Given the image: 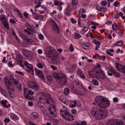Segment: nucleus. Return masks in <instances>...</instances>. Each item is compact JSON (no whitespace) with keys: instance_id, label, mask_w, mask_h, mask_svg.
Returning a JSON list of instances; mask_svg holds the SVG:
<instances>
[{"instance_id":"nucleus-22","label":"nucleus","mask_w":125,"mask_h":125,"mask_svg":"<svg viewBox=\"0 0 125 125\" xmlns=\"http://www.w3.org/2000/svg\"><path fill=\"white\" fill-rule=\"evenodd\" d=\"M77 65L75 64L73 65L71 67V68L69 69V72H72L74 71V70L76 68Z\"/></svg>"},{"instance_id":"nucleus-27","label":"nucleus","mask_w":125,"mask_h":125,"mask_svg":"<svg viewBox=\"0 0 125 125\" xmlns=\"http://www.w3.org/2000/svg\"><path fill=\"white\" fill-rule=\"evenodd\" d=\"M31 88L36 91H37L39 89V87L35 83L34 85H33V86Z\"/></svg>"},{"instance_id":"nucleus-62","label":"nucleus","mask_w":125,"mask_h":125,"mask_svg":"<svg viewBox=\"0 0 125 125\" xmlns=\"http://www.w3.org/2000/svg\"><path fill=\"white\" fill-rule=\"evenodd\" d=\"M8 65L9 66L11 67H13L14 66V65H12V62H10L8 63Z\"/></svg>"},{"instance_id":"nucleus-45","label":"nucleus","mask_w":125,"mask_h":125,"mask_svg":"<svg viewBox=\"0 0 125 125\" xmlns=\"http://www.w3.org/2000/svg\"><path fill=\"white\" fill-rule=\"evenodd\" d=\"M120 3L117 1L115 2L114 3V6L115 7H118Z\"/></svg>"},{"instance_id":"nucleus-31","label":"nucleus","mask_w":125,"mask_h":125,"mask_svg":"<svg viewBox=\"0 0 125 125\" xmlns=\"http://www.w3.org/2000/svg\"><path fill=\"white\" fill-rule=\"evenodd\" d=\"M71 11V10L69 9V7H68L65 11V13L67 14L68 15H69V13Z\"/></svg>"},{"instance_id":"nucleus-3","label":"nucleus","mask_w":125,"mask_h":125,"mask_svg":"<svg viewBox=\"0 0 125 125\" xmlns=\"http://www.w3.org/2000/svg\"><path fill=\"white\" fill-rule=\"evenodd\" d=\"M41 95L42 96L39 97V98L45 100L47 103L50 104L49 106L50 108H52L53 109L54 108V106L53 104V100L50 98L49 95H48V96H46L43 93H41Z\"/></svg>"},{"instance_id":"nucleus-4","label":"nucleus","mask_w":125,"mask_h":125,"mask_svg":"<svg viewBox=\"0 0 125 125\" xmlns=\"http://www.w3.org/2000/svg\"><path fill=\"white\" fill-rule=\"evenodd\" d=\"M60 114L66 121H71L74 119L73 116L69 113L65 111L61 110Z\"/></svg>"},{"instance_id":"nucleus-2","label":"nucleus","mask_w":125,"mask_h":125,"mask_svg":"<svg viewBox=\"0 0 125 125\" xmlns=\"http://www.w3.org/2000/svg\"><path fill=\"white\" fill-rule=\"evenodd\" d=\"M54 76L57 78V82L61 85L64 84L66 83V79L64 74L62 73H54Z\"/></svg>"},{"instance_id":"nucleus-16","label":"nucleus","mask_w":125,"mask_h":125,"mask_svg":"<svg viewBox=\"0 0 125 125\" xmlns=\"http://www.w3.org/2000/svg\"><path fill=\"white\" fill-rule=\"evenodd\" d=\"M20 35L21 37L23 39V40H26V41L29 42V43L30 44L32 43V40H30L28 38H26L25 35L21 33H20Z\"/></svg>"},{"instance_id":"nucleus-5","label":"nucleus","mask_w":125,"mask_h":125,"mask_svg":"<svg viewBox=\"0 0 125 125\" xmlns=\"http://www.w3.org/2000/svg\"><path fill=\"white\" fill-rule=\"evenodd\" d=\"M55 51V49L54 48L50 46H48L47 48L46 52L47 57L50 58L52 56L51 55H53L52 53Z\"/></svg>"},{"instance_id":"nucleus-29","label":"nucleus","mask_w":125,"mask_h":125,"mask_svg":"<svg viewBox=\"0 0 125 125\" xmlns=\"http://www.w3.org/2000/svg\"><path fill=\"white\" fill-rule=\"evenodd\" d=\"M30 27L31 28V29H29V28L28 29V30L29 31H31L32 32H33V33H35L36 32V31L35 30V28H34L32 26H30Z\"/></svg>"},{"instance_id":"nucleus-9","label":"nucleus","mask_w":125,"mask_h":125,"mask_svg":"<svg viewBox=\"0 0 125 125\" xmlns=\"http://www.w3.org/2000/svg\"><path fill=\"white\" fill-rule=\"evenodd\" d=\"M5 82L6 85L7 87V89L8 90V92L9 91H10V90L12 92L14 91V89L12 88L11 86L12 83H11L10 81H7L6 80L5 81Z\"/></svg>"},{"instance_id":"nucleus-24","label":"nucleus","mask_w":125,"mask_h":125,"mask_svg":"<svg viewBox=\"0 0 125 125\" xmlns=\"http://www.w3.org/2000/svg\"><path fill=\"white\" fill-rule=\"evenodd\" d=\"M110 72L113 73L114 75L117 77H119L120 76V75L116 72L115 70L113 69H112L110 71Z\"/></svg>"},{"instance_id":"nucleus-50","label":"nucleus","mask_w":125,"mask_h":125,"mask_svg":"<svg viewBox=\"0 0 125 125\" xmlns=\"http://www.w3.org/2000/svg\"><path fill=\"white\" fill-rule=\"evenodd\" d=\"M37 66L38 68H42L43 67L42 64L40 63H38Z\"/></svg>"},{"instance_id":"nucleus-34","label":"nucleus","mask_w":125,"mask_h":125,"mask_svg":"<svg viewBox=\"0 0 125 125\" xmlns=\"http://www.w3.org/2000/svg\"><path fill=\"white\" fill-rule=\"evenodd\" d=\"M92 83L94 85L97 86L98 85V82L95 80H93L92 81Z\"/></svg>"},{"instance_id":"nucleus-8","label":"nucleus","mask_w":125,"mask_h":125,"mask_svg":"<svg viewBox=\"0 0 125 125\" xmlns=\"http://www.w3.org/2000/svg\"><path fill=\"white\" fill-rule=\"evenodd\" d=\"M115 64H116V68H117L119 71L121 72L125 73V66L117 63Z\"/></svg>"},{"instance_id":"nucleus-60","label":"nucleus","mask_w":125,"mask_h":125,"mask_svg":"<svg viewBox=\"0 0 125 125\" xmlns=\"http://www.w3.org/2000/svg\"><path fill=\"white\" fill-rule=\"evenodd\" d=\"M102 8V7H101L100 6H97L96 7V9L97 10L101 11Z\"/></svg>"},{"instance_id":"nucleus-56","label":"nucleus","mask_w":125,"mask_h":125,"mask_svg":"<svg viewBox=\"0 0 125 125\" xmlns=\"http://www.w3.org/2000/svg\"><path fill=\"white\" fill-rule=\"evenodd\" d=\"M50 67L53 69V70H56L57 69V67L53 65H51Z\"/></svg>"},{"instance_id":"nucleus-39","label":"nucleus","mask_w":125,"mask_h":125,"mask_svg":"<svg viewBox=\"0 0 125 125\" xmlns=\"http://www.w3.org/2000/svg\"><path fill=\"white\" fill-rule=\"evenodd\" d=\"M72 3L73 5H76L77 4L78 0H72Z\"/></svg>"},{"instance_id":"nucleus-46","label":"nucleus","mask_w":125,"mask_h":125,"mask_svg":"<svg viewBox=\"0 0 125 125\" xmlns=\"http://www.w3.org/2000/svg\"><path fill=\"white\" fill-rule=\"evenodd\" d=\"M77 72L78 74L80 75L82 74H83V72L82 70L80 69H79L77 71Z\"/></svg>"},{"instance_id":"nucleus-40","label":"nucleus","mask_w":125,"mask_h":125,"mask_svg":"<svg viewBox=\"0 0 125 125\" xmlns=\"http://www.w3.org/2000/svg\"><path fill=\"white\" fill-rule=\"evenodd\" d=\"M7 101L5 100H2L1 101V103L2 105L3 106H4L6 104V102H7Z\"/></svg>"},{"instance_id":"nucleus-53","label":"nucleus","mask_w":125,"mask_h":125,"mask_svg":"<svg viewBox=\"0 0 125 125\" xmlns=\"http://www.w3.org/2000/svg\"><path fill=\"white\" fill-rule=\"evenodd\" d=\"M70 47L69 48L70 50V52H72L74 50V48L72 44H70Z\"/></svg>"},{"instance_id":"nucleus-59","label":"nucleus","mask_w":125,"mask_h":125,"mask_svg":"<svg viewBox=\"0 0 125 125\" xmlns=\"http://www.w3.org/2000/svg\"><path fill=\"white\" fill-rule=\"evenodd\" d=\"M71 20L72 23H75L76 22V21L73 18H71Z\"/></svg>"},{"instance_id":"nucleus-6","label":"nucleus","mask_w":125,"mask_h":125,"mask_svg":"<svg viewBox=\"0 0 125 125\" xmlns=\"http://www.w3.org/2000/svg\"><path fill=\"white\" fill-rule=\"evenodd\" d=\"M98 107V106L97 107L93 108L91 112V114L93 117L99 119V111Z\"/></svg>"},{"instance_id":"nucleus-41","label":"nucleus","mask_w":125,"mask_h":125,"mask_svg":"<svg viewBox=\"0 0 125 125\" xmlns=\"http://www.w3.org/2000/svg\"><path fill=\"white\" fill-rule=\"evenodd\" d=\"M82 47L84 49H87L89 47L88 45L86 44H83L82 45Z\"/></svg>"},{"instance_id":"nucleus-35","label":"nucleus","mask_w":125,"mask_h":125,"mask_svg":"<svg viewBox=\"0 0 125 125\" xmlns=\"http://www.w3.org/2000/svg\"><path fill=\"white\" fill-rule=\"evenodd\" d=\"M34 93L33 92H32L31 90H30L27 91V94L28 95H30L31 94L33 95L34 94Z\"/></svg>"},{"instance_id":"nucleus-43","label":"nucleus","mask_w":125,"mask_h":125,"mask_svg":"<svg viewBox=\"0 0 125 125\" xmlns=\"http://www.w3.org/2000/svg\"><path fill=\"white\" fill-rule=\"evenodd\" d=\"M106 52L107 54L111 56H113V54L110 51L108 50H106Z\"/></svg>"},{"instance_id":"nucleus-64","label":"nucleus","mask_w":125,"mask_h":125,"mask_svg":"<svg viewBox=\"0 0 125 125\" xmlns=\"http://www.w3.org/2000/svg\"><path fill=\"white\" fill-rule=\"evenodd\" d=\"M79 125H86V122L85 121H83L81 123V124H78Z\"/></svg>"},{"instance_id":"nucleus-52","label":"nucleus","mask_w":125,"mask_h":125,"mask_svg":"<svg viewBox=\"0 0 125 125\" xmlns=\"http://www.w3.org/2000/svg\"><path fill=\"white\" fill-rule=\"evenodd\" d=\"M23 14L24 16L27 19L28 18L29 14L27 13V12H25L23 13Z\"/></svg>"},{"instance_id":"nucleus-13","label":"nucleus","mask_w":125,"mask_h":125,"mask_svg":"<svg viewBox=\"0 0 125 125\" xmlns=\"http://www.w3.org/2000/svg\"><path fill=\"white\" fill-rule=\"evenodd\" d=\"M34 70L36 74L40 76L41 77L42 79H44V76L42 72L40 70L37 69L35 68Z\"/></svg>"},{"instance_id":"nucleus-12","label":"nucleus","mask_w":125,"mask_h":125,"mask_svg":"<svg viewBox=\"0 0 125 125\" xmlns=\"http://www.w3.org/2000/svg\"><path fill=\"white\" fill-rule=\"evenodd\" d=\"M87 92L88 91H86L84 88H83L79 89L77 92V94L78 95H84L86 94Z\"/></svg>"},{"instance_id":"nucleus-14","label":"nucleus","mask_w":125,"mask_h":125,"mask_svg":"<svg viewBox=\"0 0 125 125\" xmlns=\"http://www.w3.org/2000/svg\"><path fill=\"white\" fill-rule=\"evenodd\" d=\"M51 56H51L50 57L52 58V60L53 62L55 63L58 62L59 60L58 59V55L57 54H54Z\"/></svg>"},{"instance_id":"nucleus-44","label":"nucleus","mask_w":125,"mask_h":125,"mask_svg":"<svg viewBox=\"0 0 125 125\" xmlns=\"http://www.w3.org/2000/svg\"><path fill=\"white\" fill-rule=\"evenodd\" d=\"M107 2L106 1H102L101 4L103 6H105L107 4Z\"/></svg>"},{"instance_id":"nucleus-21","label":"nucleus","mask_w":125,"mask_h":125,"mask_svg":"<svg viewBox=\"0 0 125 125\" xmlns=\"http://www.w3.org/2000/svg\"><path fill=\"white\" fill-rule=\"evenodd\" d=\"M114 120H110L106 123V125H115Z\"/></svg>"},{"instance_id":"nucleus-1","label":"nucleus","mask_w":125,"mask_h":125,"mask_svg":"<svg viewBox=\"0 0 125 125\" xmlns=\"http://www.w3.org/2000/svg\"><path fill=\"white\" fill-rule=\"evenodd\" d=\"M97 97L98 98L96 99L95 101L96 104L98 105L99 119H104L108 114V111L106 109V108L108 106L110 103L105 97L100 96Z\"/></svg>"},{"instance_id":"nucleus-33","label":"nucleus","mask_w":125,"mask_h":125,"mask_svg":"<svg viewBox=\"0 0 125 125\" xmlns=\"http://www.w3.org/2000/svg\"><path fill=\"white\" fill-rule=\"evenodd\" d=\"M35 83L33 82H31L29 83L28 85L29 87L31 88V87H32V86H33V85H34Z\"/></svg>"},{"instance_id":"nucleus-26","label":"nucleus","mask_w":125,"mask_h":125,"mask_svg":"<svg viewBox=\"0 0 125 125\" xmlns=\"http://www.w3.org/2000/svg\"><path fill=\"white\" fill-rule=\"evenodd\" d=\"M115 46H121L123 44V42L122 41H120L115 43Z\"/></svg>"},{"instance_id":"nucleus-54","label":"nucleus","mask_w":125,"mask_h":125,"mask_svg":"<svg viewBox=\"0 0 125 125\" xmlns=\"http://www.w3.org/2000/svg\"><path fill=\"white\" fill-rule=\"evenodd\" d=\"M15 73H18L20 74H21L22 75H23L24 74L23 73L19 71H16Z\"/></svg>"},{"instance_id":"nucleus-28","label":"nucleus","mask_w":125,"mask_h":125,"mask_svg":"<svg viewBox=\"0 0 125 125\" xmlns=\"http://www.w3.org/2000/svg\"><path fill=\"white\" fill-rule=\"evenodd\" d=\"M29 52L28 51L25 49H23L22 50V52L23 55L26 56L27 55H28V53Z\"/></svg>"},{"instance_id":"nucleus-47","label":"nucleus","mask_w":125,"mask_h":125,"mask_svg":"<svg viewBox=\"0 0 125 125\" xmlns=\"http://www.w3.org/2000/svg\"><path fill=\"white\" fill-rule=\"evenodd\" d=\"M46 78L48 81L49 82L51 81L52 79V77L49 75L47 76L46 77Z\"/></svg>"},{"instance_id":"nucleus-32","label":"nucleus","mask_w":125,"mask_h":125,"mask_svg":"<svg viewBox=\"0 0 125 125\" xmlns=\"http://www.w3.org/2000/svg\"><path fill=\"white\" fill-rule=\"evenodd\" d=\"M118 27L117 24L116 23L113 24L112 26V28L115 30H116L117 29Z\"/></svg>"},{"instance_id":"nucleus-48","label":"nucleus","mask_w":125,"mask_h":125,"mask_svg":"<svg viewBox=\"0 0 125 125\" xmlns=\"http://www.w3.org/2000/svg\"><path fill=\"white\" fill-rule=\"evenodd\" d=\"M107 10V9L106 8L102 7L101 11L104 12H106Z\"/></svg>"},{"instance_id":"nucleus-23","label":"nucleus","mask_w":125,"mask_h":125,"mask_svg":"<svg viewBox=\"0 0 125 125\" xmlns=\"http://www.w3.org/2000/svg\"><path fill=\"white\" fill-rule=\"evenodd\" d=\"M17 80H16L14 79L13 75L11 74L10 76V78L8 81H11L12 82V83H15V82Z\"/></svg>"},{"instance_id":"nucleus-17","label":"nucleus","mask_w":125,"mask_h":125,"mask_svg":"<svg viewBox=\"0 0 125 125\" xmlns=\"http://www.w3.org/2000/svg\"><path fill=\"white\" fill-rule=\"evenodd\" d=\"M13 84L15 85L17 87L20 89L19 90L21 91V85L18 83V80H17Z\"/></svg>"},{"instance_id":"nucleus-61","label":"nucleus","mask_w":125,"mask_h":125,"mask_svg":"<svg viewBox=\"0 0 125 125\" xmlns=\"http://www.w3.org/2000/svg\"><path fill=\"white\" fill-rule=\"evenodd\" d=\"M118 100V98L117 97H115L113 98V101L115 102H117Z\"/></svg>"},{"instance_id":"nucleus-36","label":"nucleus","mask_w":125,"mask_h":125,"mask_svg":"<svg viewBox=\"0 0 125 125\" xmlns=\"http://www.w3.org/2000/svg\"><path fill=\"white\" fill-rule=\"evenodd\" d=\"M9 94L10 97L12 98H14L15 97L14 95V94L11 92L10 91H9Z\"/></svg>"},{"instance_id":"nucleus-58","label":"nucleus","mask_w":125,"mask_h":125,"mask_svg":"<svg viewBox=\"0 0 125 125\" xmlns=\"http://www.w3.org/2000/svg\"><path fill=\"white\" fill-rule=\"evenodd\" d=\"M39 14H35L34 16V18L36 20H38V18L39 17Z\"/></svg>"},{"instance_id":"nucleus-42","label":"nucleus","mask_w":125,"mask_h":125,"mask_svg":"<svg viewBox=\"0 0 125 125\" xmlns=\"http://www.w3.org/2000/svg\"><path fill=\"white\" fill-rule=\"evenodd\" d=\"M5 19H6L4 15H2L0 16V20L2 21L4 20Z\"/></svg>"},{"instance_id":"nucleus-37","label":"nucleus","mask_w":125,"mask_h":125,"mask_svg":"<svg viewBox=\"0 0 125 125\" xmlns=\"http://www.w3.org/2000/svg\"><path fill=\"white\" fill-rule=\"evenodd\" d=\"M101 43V42H100L98 41L95 42V44L96 46L97 47H100Z\"/></svg>"},{"instance_id":"nucleus-25","label":"nucleus","mask_w":125,"mask_h":125,"mask_svg":"<svg viewBox=\"0 0 125 125\" xmlns=\"http://www.w3.org/2000/svg\"><path fill=\"white\" fill-rule=\"evenodd\" d=\"M31 116L33 118H37L38 117V114L36 112L32 113L31 114Z\"/></svg>"},{"instance_id":"nucleus-19","label":"nucleus","mask_w":125,"mask_h":125,"mask_svg":"<svg viewBox=\"0 0 125 125\" xmlns=\"http://www.w3.org/2000/svg\"><path fill=\"white\" fill-rule=\"evenodd\" d=\"M114 122L115 125H122L123 123L122 121L119 120H114Z\"/></svg>"},{"instance_id":"nucleus-55","label":"nucleus","mask_w":125,"mask_h":125,"mask_svg":"<svg viewBox=\"0 0 125 125\" xmlns=\"http://www.w3.org/2000/svg\"><path fill=\"white\" fill-rule=\"evenodd\" d=\"M50 116L51 117H53L55 116L54 113L53 112L50 111Z\"/></svg>"},{"instance_id":"nucleus-15","label":"nucleus","mask_w":125,"mask_h":125,"mask_svg":"<svg viewBox=\"0 0 125 125\" xmlns=\"http://www.w3.org/2000/svg\"><path fill=\"white\" fill-rule=\"evenodd\" d=\"M51 22L53 27V29L54 30L56 31L57 33H58L59 32V29L56 23L53 21H52Z\"/></svg>"},{"instance_id":"nucleus-63","label":"nucleus","mask_w":125,"mask_h":125,"mask_svg":"<svg viewBox=\"0 0 125 125\" xmlns=\"http://www.w3.org/2000/svg\"><path fill=\"white\" fill-rule=\"evenodd\" d=\"M88 30V28L87 27H85L83 28V31L84 32H85L87 31Z\"/></svg>"},{"instance_id":"nucleus-51","label":"nucleus","mask_w":125,"mask_h":125,"mask_svg":"<svg viewBox=\"0 0 125 125\" xmlns=\"http://www.w3.org/2000/svg\"><path fill=\"white\" fill-rule=\"evenodd\" d=\"M39 37L40 39L41 40L43 39L44 38L43 35L42 34H40L39 35Z\"/></svg>"},{"instance_id":"nucleus-38","label":"nucleus","mask_w":125,"mask_h":125,"mask_svg":"<svg viewBox=\"0 0 125 125\" xmlns=\"http://www.w3.org/2000/svg\"><path fill=\"white\" fill-rule=\"evenodd\" d=\"M75 35L76 39L80 38L81 37V35L77 33H75Z\"/></svg>"},{"instance_id":"nucleus-10","label":"nucleus","mask_w":125,"mask_h":125,"mask_svg":"<svg viewBox=\"0 0 125 125\" xmlns=\"http://www.w3.org/2000/svg\"><path fill=\"white\" fill-rule=\"evenodd\" d=\"M23 90L24 95L26 98L31 100H33L34 99L32 95L30 96L29 95H28L27 94V91H28V89H27L24 88H23Z\"/></svg>"},{"instance_id":"nucleus-11","label":"nucleus","mask_w":125,"mask_h":125,"mask_svg":"<svg viewBox=\"0 0 125 125\" xmlns=\"http://www.w3.org/2000/svg\"><path fill=\"white\" fill-rule=\"evenodd\" d=\"M95 77L98 79H104L105 76L104 73H101L100 74H99L98 71H96V73L95 74Z\"/></svg>"},{"instance_id":"nucleus-30","label":"nucleus","mask_w":125,"mask_h":125,"mask_svg":"<svg viewBox=\"0 0 125 125\" xmlns=\"http://www.w3.org/2000/svg\"><path fill=\"white\" fill-rule=\"evenodd\" d=\"M63 92L65 94L68 95L69 93V90L67 88H66L64 89Z\"/></svg>"},{"instance_id":"nucleus-7","label":"nucleus","mask_w":125,"mask_h":125,"mask_svg":"<svg viewBox=\"0 0 125 125\" xmlns=\"http://www.w3.org/2000/svg\"><path fill=\"white\" fill-rule=\"evenodd\" d=\"M25 65L28 67V69L27 70L28 72L32 74H33L34 71L33 65L31 64H29L26 62H25Z\"/></svg>"},{"instance_id":"nucleus-57","label":"nucleus","mask_w":125,"mask_h":125,"mask_svg":"<svg viewBox=\"0 0 125 125\" xmlns=\"http://www.w3.org/2000/svg\"><path fill=\"white\" fill-rule=\"evenodd\" d=\"M10 21L12 23H15L16 22V21L13 19H10Z\"/></svg>"},{"instance_id":"nucleus-49","label":"nucleus","mask_w":125,"mask_h":125,"mask_svg":"<svg viewBox=\"0 0 125 125\" xmlns=\"http://www.w3.org/2000/svg\"><path fill=\"white\" fill-rule=\"evenodd\" d=\"M0 92L2 93V94L3 95L5 96H6V95L5 94L6 93H7L6 92L5 90H3L2 91Z\"/></svg>"},{"instance_id":"nucleus-20","label":"nucleus","mask_w":125,"mask_h":125,"mask_svg":"<svg viewBox=\"0 0 125 125\" xmlns=\"http://www.w3.org/2000/svg\"><path fill=\"white\" fill-rule=\"evenodd\" d=\"M15 59L18 62H22V58L21 56L20 55H18L15 58Z\"/></svg>"},{"instance_id":"nucleus-18","label":"nucleus","mask_w":125,"mask_h":125,"mask_svg":"<svg viewBox=\"0 0 125 125\" xmlns=\"http://www.w3.org/2000/svg\"><path fill=\"white\" fill-rule=\"evenodd\" d=\"M2 23L5 27L7 29L9 30V25L7 23L6 20L5 19L4 20L2 21Z\"/></svg>"}]
</instances>
